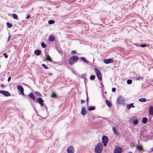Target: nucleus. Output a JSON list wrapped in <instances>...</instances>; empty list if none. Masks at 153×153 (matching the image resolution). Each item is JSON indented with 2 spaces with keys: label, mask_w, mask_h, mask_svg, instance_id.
I'll return each instance as SVG.
<instances>
[{
  "label": "nucleus",
  "mask_w": 153,
  "mask_h": 153,
  "mask_svg": "<svg viewBox=\"0 0 153 153\" xmlns=\"http://www.w3.org/2000/svg\"><path fill=\"white\" fill-rule=\"evenodd\" d=\"M10 39V36L9 35V36L7 40V42H9Z\"/></svg>",
  "instance_id": "obj_43"
},
{
  "label": "nucleus",
  "mask_w": 153,
  "mask_h": 153,
  "mask_svg": "<svg viewBox=\"0 0 153 153\" xmlns=\"http://www.w3.org/2000/svg\"><path fill=\"white\" fill-rule=\"evenodd\" d=\"M0 93L3 94L4 96L6 97H9L10 95V94L7 91L3 90H0Z\"/></svg>",
  "instance_id": "obj_8"
},
{
  "label": "nucleus",
  "mask_w": 153,
  "mask_h": 153,
  "mask_svg": "<svg viewBox=\"0 0 153 153\" xmlns=\"http://www.w3.org/2000/svg\"><path fill=\"white\" fill-rule=\"evenodd\" d=\"M86 111L85 107H83L81 110V114L83 116H85L86 114Z\"/></svg>",
  "instance_id": "obj_14"
},
{
  "label": "nucleus",
  "mask_w": 153,
  "mask_h": 153,
  "mask_svg": "<svg viewBox=\"0 0 153 153\" xmlns=\"http://www.w3.org/2000/svg\"><path fill=\"white\" fill-rule=\"evenodd\" d=\"M54 21L52 20H50L48 22V23L49 24H53L54 23Z\"/></svg>",
  "instance_id": "obj_30"
},
{
  "label": "nucleus",
  "mask_w": 153,
  "mask_h": 153,
  "mask_svg": "<svg viewBox=\"0 0 153 153\" xmlns=\"http://www.w3.org/2000/svg\"><path fill=\"white\" fill-rule=\"evenodd\" d=\"M127 83L128 84H130L132 83V80L131 79H128L127 81Z\"/></svg>",
  "instance_id": "obj_34"
},
{
  "label": "nucleus",
  "mask_w": 153,
  "mask_h": 153,
  "mask_svg": "<svg viewBox=\"0 0 153 153\" xmlns=\"http://www.w3.org/2000/svg\"><path fill=\"white\" fill-rule=\"evenodd\" d=\"M153 151V148H152L151 149V152H152Z\"/></svg>",
  "instance_id": "obj_49"
},
{
  "label": "nucleus",
  "mask_w": 153,
  "mask_h": 153,
  "mask_svg": "<svg viewBox=\"0 0 153 153\" xmlns=\"http://www.w3.org/2000/svg\"><path fill=\"white\" fill-rule=\"evenodd\" d=\"M74 149L72 146H70L67 149V153H74Z\"/></svg>",
  "instance_id": "obj_5"
},
{
  "label": "nucleus",
  "mask_w": 153,
  "mask_h": 153,
  "mask_svg": "<svg viewBox=\"0 0 153 153\" xmlns=\"http://www.w3.org/2000/svg\"><path fill=\"white\" fill-rule=\"evenodd\" d=\"M34 53L37 56H39L40 54L41 51L39 50H36L34 51Z\"/></svg>",
  "instance_id": "obj_16"
},
{
  "label": "nucleus",
  "mask_w": 153,
  "mask_h": 153,
  "mask_svg": "<svg viewBox=\"0 0 153 153\" xmlns=\"http://www.w3.org/2000/svg\"><path fill=\"white\" fill-rule=\"evenodd\" d=\"M149 114L151 115H153V106L150 105L149 107Z\"/></svg>",
  "instance_id": "obj_12"
},
{
  "label": "nucleus",
  "mask_w": 153,
  "mask_h": 153,
  "mask_svg": "<svg viewBox=\"0 0 153 153\" xmlns=\"http://www.w3.org/2000/svg\"><path fill=\"white\" fill-rule=\"evenodd\" d=\"M46 57H45V59L46 61H52V60L51 58L50 57L49 55L48 54L46 55Z\"/></svg>",
  "instance_id": "obj_19"
},
{
  "label": "nucleus",
  "mask_w": 153,
  "mask_h": 153,
  "mask_svg": "<svg viewBox=\"0 0 153 153\" xmlns=\"http://www.w3.org/2000/svg\"><path fill=\"white\" fill-rule=\"evenodd\" d=\"M139 101L140 102H144L146 101V100L144 98H141L139 100Z\"/></svg>",
  "instance_id": "obj_23"
},
{
  "label": "nucleus",
  "mask_w": 153,
  "mask_h": 153,
  "mask_svg": "<svg viewBox=\"0 0 153 153\" xmlns=\"http://www.w3.org/2000/svg\"><path fill=\"white\" fill-rule=\"evenodd\" d=\"M41 106H43L44 105H43V103H41V104H39Z\"/></svg>",
  "instance_id": "obj_48"
},
{
  "label": "nucleus",
  "mask_w": 153,
  "mask_h": 153,
  "mask_svg": "<svg viewBox=\"0 0 153 153\" xmlns=\"http://www.w3.org/2000/svg\"><path fill=\"white\" fill-rule=\"evenodd\" d=\"M42 67L45 69H48V67L45 64H42Z\"/></svg>",
  "instance_id": "obj_31"
},
{
  "label": "nucleus",
  "mask_w": 153,
  "mask_h": 153,
  "mask_svg": "<svg viewBox=\"0 0 153 153\" xmlns=\"http://www.w3.org/2000/svg\"><path fill=\"white\" fill-rule=\"evenodd\" d=\"M136 147L137 149H138L140 151L141 150L143 149L141 145H140L139 146H137Z\"/></svg>",
  "instance_id": "obj_26"
},
{
  "label": "nucleus",
  "mask_w": 153,
  "mask_h": 153,
  "mask_svg": "<svg viewBox=\"0 0 153 153\" xmlns=\"http://www.w3.org/2000/svg\"><path fill=\"white\" fill-rule=\"evenodd\" d=\"M147 121V119L146 117H143L142 120V123L144 124H145L146 123Z\"/></svg>",
  "instance_id": "obj_21"
},
{
  "label": "nucleus",
  "mask_w": 153,
  "mask_h": 153,
  "mask_svg": "<svg viewBox=\"0 0 153 153\" xmlns=\"http://www.w3.org/2000/svg\"><path fill=\"white\" fill-rule=\"evenodd\" d=\"M133 104H134L133 103H131L129 105L126 104V107L128 109H130L131 108H134L135 107L133 105Z\"/></svg>",
  "instance_id": "obj_13"
},
{
  "label": "nucleus",
  "mask_w": 153,
  "mask_h": 153,
  "mask_svg": "<svg viewBox=\"0 0 153 153\" xmlns=\"http://www.w3.org/2000/svg\"><path fill=\"white\" fill-rule=\"evenodd\" d=\"M41 45L43 48H44L46 47V45L43 42H42L41 43Z\"/></svg>",
  "instance_id": "obj_32"
},
{
  "label": "nucleus",
  "mask_w": 153,
  "mask_h": 153,
  "mask_svg": "<svg viewBox=\"0 0 153 153\" xmlns=\"http://www.w3.org/2000/svg\"><path fill=\"white\" fill-rule=\"evenodd\" d=\"M1 86L3 88V87H4V85L2 84H1Z\"/></svg>",
  "instance_id": "obj_47"
},
{
  "label": "nucleus",
  "mask_w": 153,
  "mask_h": 153,
  "mask_svg": "<svg viewBox=\"0 0 153 153\" xmlns=\"http://www.w3.org/2000/svg\"><path fill=\"white\" fill-rule=\"evenodd\" d=\"M105 102L107 105L108 107H111V104L109 101L108 100H106Z\"/></svg>",
  "instance_id": "obj_20"
},
{
  "label": "nucleus",
  "mask_w": 153,
  "mask_h": 153,
  "mask_svg": "<svg viewBox=\"0 0 153 153\" xmlns=\"http://www.w3.org/2000/svg\"><path fill=\"white\" fill-rule=\"evenodd\" d=\"M79 59V57L76 56H73L70 57L68 59L69 64L72 65L76 62Z\"/></svg>",
  "instance_id": "obj_2"
},
{
  "label": "nucleus",
  "mask_w": 153,
  "mask_h": 153,
  "mask_svg": "<svg viewBox=\"0 0 153 153\" xmlns=\"http://www.w3.org/2000/svg\"><path fill=\"white\" fill-rule=\"evenodd\" d=\"M129 153H132V152H129Z\"/></svg>",
  "instance_id": "obj_51"
},
{
  "label": "nucleus",
  "mask_w": 153,
  "mask_h": 153,
  "mask_svg": "<svg viewBox=\"0 0 153 153\" xmlns=\"http://www.w3.org/2000/svg\"><path fill=\"white\" fill-rule=\"evenodd\" d=\"M103 145L102 142L98 143L95 146L94 152L95 153H101L103 150Z\"/></svg>",
  "instance_id": "obj_1"
},
{
  "label": "nucleus",
  "mask_w": 153,
  "mask_h": 153,
  "mask_svg": "<svg viewBox=\"0 0 153 153\" xmlns=\"http://www.w3.org/2000/svg\"><path fill=\"white\" fill-rule=\"evenodd\" d=\"M56 97V95L54 92H53L51 95L52 97Z\"/></svg>",
  "instance_id": "obj_35"
},
{
  "label": "nucleus",
  "mask_w": 153,
  "mask_h": 153,
  "mask_svg": "<svg viewBox=\"0 0 153 153\" xmlns=\"http://www.w3.org/2000/svg\"><path fill=\"white\" fill-rule=\"evenodd\" d=\"M36 102L39 103V104H41L43 103L44 101L41 98L39 97L36 100Z\"/></svg>",
  "instance_id": "obj_17"
},
{
  "label": "nucleus",
  "mask_w": 153,
  "mask_h": 153,
  "mask_svg": "<svg viewBox=\"0 0 153 153\" xmlns=\"http://www.w3.org/2000/svg\"><path fill=\"white\" fill-rule=\"evenodd\" d=\"M88 95H87V97L86 98V102L87 104L88 103Z\"/></svg>",
  "instance_id": "obj_42"
},
{
  "label": "nucleus",
  "mask_w": 153,
  "mask_h": 153,
  "mask_svg": "<svg viewBox=\"0 0 153 153\" xmlns=\"http://www.w3.org/2000/svg\"><path fill=\"white\" fill-rule=\"evenodd\" d=\"M112 130L114 134L117 136H119V133L117 131L116 129L114 127H112Z\"/></svg>",
  "instance_id": "obj_15"
},
{
  "label": "nucleus",
  "mask_w": 153,
  "mask_h": 153,
  "mask_svg": "<svg viewBox=\"0 0 153 153\" xmlns=\"http://www.w3.org/2000/svg\"><path fill=\"white\" fill-rule=\"evenodd\" d=\"M6 24H7V27L9 28L11 27L12 26V24H11L9 23V22H7L6 23Z\"/></svg>",
  "instance_id": "obj_25"
},
{
  "label": "nucleus",
  "mask_w": 153,
  "mask_h": 153,
  "mask_svg": "<svg viewBox=\"0 0 153 153\" xmlns=\"http://www.w3.org/2000/svg\"><path fill=\"white\" fill-rule=\"evenodd\" d=\"M116 88H112V92H115V91H116Z\"/></svg>",
  "instance_id": "obj_40"
},
{
  "label": "nucleus",
  "mask_w": 153,
  "mask_h": 153,
  "mask_svg": "<svg viewBox=\"0 0 153 153\" xmlns=\"http://www.w3.org/2000/svg\"><path fill=\"white\" fill-rule=\"evenodd\" d=\"M17 88L18 90L20 91L21 94L23 95H24V89L23 87L20 85H18L17 86Z\"/></svg>",
  "instance_id": "obj_10"
},
{
  "label": "nucleus",
  "mask_w": 153,
  "mask_h": 153,
  "mask_svg": "<svg viewBox=\"0 0 153 153\" xmlns=\"http://www.w3.org/2000/svg\"><path fill=\"white\" fill-rule=\"evenodd\" d=\"M95 78V76L94 75H91L90 77V79L91 80H94Z\"/></svg>",
  "instance_id": "obj_29"
},
{
  "label": "nucleus",
  "mask_w": 153,
  "mask_h": 153,
  "mask_svg": "<svg viewBox=\"0 0 153 153\" xmlns=\"http://www.w3.org/2000/svg\"><path fill=\"white\" fill-rule=\"evenodd\" d=\"M28 96L32 100H34L35 99V96L32 92L28 94Z\"/></svg>",
  "instance_id": "obj_11"
},
{
  "label": "nucleus",
  "mask_w": 153,
  "mask_h": 153,
  "mask_svg": "<svg viewBox=\"0 0 153 153\" xmlns=\"http://www.w3.org/2000/svg\"><path fill=\"white\" fill-rule=\"evenodd\" d=\"M140 46L141 47L144 48L146 47L147 46V45L145 44H143L141 45Z\"/></svg>",
  "instance_id": "obj_37"
},
{
  "label": "nucleus",
  "mask_w": 153,
  "mask_h": 153,
  "mask_svg": "<svg viewBox=\"0 0 153 153\" xmlns=\"http://www.w3.org/2000/svg\"><path fill=\"white\" fill-rule=\"evenodd\" d=\"M138 120L137 119H136L135 120H134L133 121V123L134 124H135V125H136V124H137V123H138Z\"/></svg>",
  "instance_id": "obj_33"
},
{
  "label": "nucleus",
  "mask_w": 153,
  "mask_h": 153,
  "mask_svg": "<svg viewBox=\"0 0 153 153\" xmlns=\"http://www.w3.org/2000/svg\"><path fill=\"white\" fill-rule=\"evenodd\" d=\"M13 16L14 19H18V17L17 16L16 14H13Z\"/></svg>",
  "instance_id": "obj_27"
},
{
  "label": "nucleus",
  "mask_w": 153,
  "mask_h": 153,
  "mask_svg": "<svg viewBox=\"0 0 153 153\" xmlns=\"http://www.w3.org/2000/svg\"><path fill=\"white\" fill-rule=\"evenodd\" d=\"M102 140L104 146H106L108 140V137L105 136H104L102 137Z\"/></svg>",
  "instance_id": "obj_4"
},
{
  "label": "nucleus",
  "mask_w": 153,
  "mask_h": 153,
  "mask_svg": "<svg viewBox=\"0 0 153 153\" xmlns=\"http://www.w3.org/2000/svg\"><path fill=\"white\" fill-rule=\"evenodd\" d=\"M3 55L5 57V58H7L8 57V56L6 54V53H4V54H3Z\"/></svg>",
  "instance_id": "obj_38"
},
{
  "label": "nucleus",
  "mask_w": 153,
  "mask_h": 153,
  "mask_svg": "<svg viewBox=\"0 0 153 153\" xmlns=\"http://www.w3.org/2000/svg\"><path fill=\"white\" fill-rule=\"evenodd\" d=\"M117 103L119 104H122L124 102V100L123 97L121 96H119L117 100Z\"/></svg>",
  "instance_id": "obj_6"
},
{
  "label": "nucleus",
  "mask_w": 153,
  "mask_h": 153,
  "mask_svg": "<svg viewBox=\"0 0 153 153\" xmlns=\"http://www.w3.org/2000/svg\"><path fill=\"white\" fill-rule=\"evenodd\" d=\"M49 39L50 41L53 42L55 40V38L54 36L52 35H50L49 36Z\"/></svg>",
  "instance_id": "obj_18"
},
{
  "label": "nucleus",
  "mask_w": 153,
  "mask_h": 153,
  "mask_svg": "<svg viewBox=\"0 0 153 153\" xmlns=\"http://www.w3.org/2000/svg\"><path fill=\"white\" fill-rule=\"evenodd\" d=\"M95 109V108L93 106H91L88 108V110L89 111H91L94 110Z\"/></svg>",
  "instance_id": "obj_24"
},
{
  "label": "nucleus",
  "mask_w": 153,
  "mask_h": 153,
  "mask_svg": "<svg viewBox=\"0 0 153 153\" xmlns=\"http://www.w3.org/2000/svg\"><path fill=\"white\" fill-rule=\"evenodd\" d=\"M113 60L112 59H105L103 60V62L105 64H108L113 62Z\"/></svg>",
  "instance_id": "obj_9"
},
{
  "label": "nucleus",
  "mask_w": 153,
  "mask_h": 153,
  "mask_svg": "<svg viewBox=\"0 0 153 153\" xmlns=\"http://www.w3.org/2000/svg\"><path fill=\"white\" fill-rule=\"evenodd\" d=\"M81 103L82 104L84 102V101L82 100H81Z\"/></svg>",
  "instance_id": "obj_44"
},
{
  "label": "nucleus",
  "mask_w": 153,
  "mask_h": 153,
  "mask_svg": "<svg viewBox=\"0 0 153 153\" xmlns=\"http://www.w3.org/2000/svg\"><path fill=\"white\" fill-rule=\"evenodd\" d=\"M100 85H102V86L103 85V83H102V81L100 82Z\"/></svg>",
  "instance_id": "obj_46"
},
{
  "label": "nucleus",
  "mask_w": 153,
  "mask_h": 153,
  "mask_svg": "<svg viewBox=\"0 0 153 153\" xmlns=\"http://www.w3.org/2000/svg\"><path fill=\"white\" fill-rule=\"evenodd\" d=\"M81 59L82 61L84 62L87 63H88V62L86 59L84 57H81Z\"/></svg>",
  "instance_id": "obj_22"
},
{
  "label": "nucleus",
  "mask_w": 153,
  "mask_h": 153,
  "mask_svg": "<svg viewBox=\"0 0 153 153\" xmlns=\"http://www.w3.org/2000/svg\"><path fill=\"white\" fill-rule=\"evenodd\" d=\"M52 74L51 73L50 74V75H51V74Z\"/></svg>",
  "instance_id": "obj_53"
},
{
  "label": "nucleus",
  "mask_w": 153,
  "mask_h": 153,
  "mask_svg": "<svg viewBox=\"0 0 153 153\" xmlns=\"http://www.w3.org/2000/svg\"><path fill=\"white\" fill-rule=\"evenodd\" d=\"M52 74L51 73L50 74V75H51V74Z\"/></svg>",
  "instance_id": "obj_52"
},
{
  "label": "nucleus",
  "mask_w": 153,
  "mask_h": 153,
  "mask_svg": "<svg viewBox=\"0 0 153 153\" xmlns=\"http://www.w3.org/2000/svg\"><path fill=\"white\" fill-rule=\"evenodd\" d=\"M35 94L36 95L39 97H41V94L38 91H36V92H35Z\"/></svg>",
  "instance_id": "obj_28"
},
{
  "label": "nucleus",
  "mask_w": 153,
  "mask_h": 153,
  "mask_svg": "<svg viewBox=\"0 0 153 153\" xmlns=\"http://www.w3.org/2000/svg\"><path fill=\"white\" fill-rule=\"evenodd\" d=\"M122 152V148L118 146H117L115 148L114 153H121Z\"/></svg>",
  "instance_id": "obj_7"
},
{
  "label": "nucleus",
  "mask_w": 153,
  "mask_h": 153,
  "mask_svg": "<svg viewBox=\"0 0 153 153\" xmlns=\"http://www.w3.org/2000/svg\"><path fill=\"white\" fill-rule=\"evenodd\" d=\"M142 79H143V78L141 77H138L137 78H136V79L137 80H140Z\"/></svg>",
  "instance_id": "obj_36"
},
{
  "label": "nucleus",
  "mask_w": 153,
  "mask_h": 153,
  "mask_svg": "<svg viewBox=\"0 0 153 153\" xmlns=\"http://www.w3.org/2000/svg\"><path fill=\"white\" fill-rule=\"evenodd\" d=\"M82 76H85V75H84V74H82Z\"/></svg>",
  "instance_id": "obj_50"
},
{
  "label": "nucleus",
  "mask_w": 153,
  "mask_h": 153,
  "mask_svg": "<svg viewBox=\"0 0 153 153\" xmlns=\"http://www.w3.org/2000/svg\"><path fill=\"white\" fill-rule=\"evenodd\" d=\"M30 17V15H28L27 17V19H28Z\"/></svg>",
  "instance_id": "obj_45"
},
{
  "label": "nucleus",
  "mask_w": 153,
  "mask_h": 153,
  "mask_svg": "<svg viewBox=\"0 0 153 153\" xmlns=\"http://www.w3.org/2000/svg\"><path fill=\"white\" fill-rule=\"evenodd\" d=\"M94 70L99 80L100 81H102V78L100 71L96 68H95Z\"/></svg>",
  "instance_id": "obj_3"
},
{
  "label": "nucleus",
  "mask_w": 153,
  "mask_h": 153,
  "mask_svg": "<svg viewBox=\"0 0 153 153\" xmlns=\"http://www.w3.org/2000/svg\"><path fill=\"white\" fill-rule=\"evenodd\" d=\"M10 80H11V77H9L8 79V80H7L8 82H10Z\"/></svg>",
  "instance_id": "obj_41"
},
{
  "label": "nucleus",
  "mask_w": 153,
  "mask_h": 153,
  "mask_svg": "<svg viewBox=\"0 0 153 153\" xmlns=\"http://www.w3.org/2000/svg\"><path fill=\"white\" fill-rule=\"evenodd\" d=\"M76 53V51H74H74H72L71 52V53L72 54H75Z\"/></svg>",
  "instance_id": "obj_39"
}]
</instances>
